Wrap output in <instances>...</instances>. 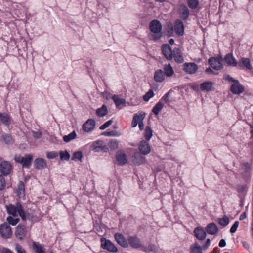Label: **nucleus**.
<instances>
[{"label": "nucleus", "mask_w": 253, "mask_h": 253, "mask_svg": "<svg viewBox=\"0 0 253 253\" xmlns=\"http://www.w3.org/2000/svg\"><path fill=\"white\" fill-rule=\"evenodd\" d=\"M7 213L13 217L19 216L23 221L26 220V213L24 209L19 202H17L15 205L10 204L6 206Z\"/></svg>", "instance_id": "nucleus-1"}, {"label": "nucleus", "mask_w": 253, "mask_h": 253, "mask_svg": "<svg viewBox=\"0 0 253 253\" xmlns=\"http://www.w3.org/2000/svg\"><path fill=\"white\" fill-rule=\"evenodd\" d=\"M149 28L153 40H158L162 37V24L159 20L155 19L151 21L149 24Z\"/></svg>", "instance_id": "nucleus-2"}, {"label": "nucleus", "mask_w": 253, "mask_h": 253, "mask_svg": "<svg viewBox=\"0 0 253 253\" xmlns=\"http://www.w3.org/2000/svg\"><path fill=\"white\" fill-rule=\"evenodd\" d=\"M14 160L16 162L22 164L23 168H29L33 160V156L29 154H25L24 157L16 155L14 157Z\"/></svg>", "instance_id": "nucleus-3"}, {"label": "nucleus", "mask_w": 253, "mask_h": 253, "mask_svg": "<svg viewBox=\"0 0 253 253\" xmlns=\"http://www.w3.org/2000/svg\"><path fill=\"white\" fill-rule=\"evenodd\" d=\"M145 117V113H140L139 114H135L133 116V120L131 123L132 127H135L137 126V124H138L140 130H142L144 127L143 121Z\"/></svg>", "instance_id": "nucleus-4"}, {"label": "nucleus", "mask_w": 253, "mask_h": 253, "mask_svg": "<svg viewBox=\"0 0 253 253\" xmlns=\"http://www.w3.org/2000/svg\"><path fill=\"white\" fill-rule=\"evenodd\" d=\"M101 247L104 249L107 250L109 252L116 253L118 251L117 248L115 245L109 239L102 237L100 239Z\"/></svg>", "instance_id": "nucleus-5"}, {"label": "nucleus", "mask_w": 253, "mask_h": 253, "mask_svg": "<svg viewBox=\"0 0 253 253\" xmlns=\"http://www.w3.org/2000/svg\"><path fill=\"white\" fill-rule=\"evenodd\" d=\"M0 234L2 237L5 239H8L11 237L12 235L11 228L7 222H5L0 225Z\"/></svg>", "instance_id": "nucleus-6"}, {"label": "nucleus", "mask_w": 253, "mask_h": 253, "mask_svg": "<svg viewBox=\"0 0 253 253\" xmlns=\"http://www.w3.org/2000/svg\"><path fill=\"white\" fill-rule=\"evenodd\" d=\"M27 234V229L25 225L19 224L16 227L15 231L16 237L19 240H23L25 239Z\"/></svg>", "instance_id": "nucleus-7"}, {"label": "nucleus", "mask_w": 253, "mask_h": 253, "mask_svg": "<svg viewBox=\"0 0 253 253\" xmlns=\"http://www.w3.org/2000/svg\"><path fill=\"white\" fill-rule=\"evenodd\" d=\"M138 149L140 152L144 155H147L151 152V147L150 145L147 141L144 140L140 142Z\"/></svg>", "instance_id": "nucleus-8"}, {"label": "nucleus", "mask_w": 253, "mask_h": 253, "mask_svg": "<svg viewBox=\"0 0 253 253\" xmlns=\"http://www.w3.org/2000/svg\"><path fill=\"white\" fill-rule=\"evenodd\" d=\"M230 91L234 94H240L244 91V87L240 84L238 80L235 81L231 86Z\"/></svg>", "instance_id": "nucleus-9"}, {"label": "nucleus", "mask_w": 253, "mask_h": 253, "mask_svg": "<svg viewBox=\"0 0 253 253\" xmlns=\"http://www.w3.org/2000/svg\"><path fill=\"white\" fill-rule=\"evenodd\" d=\"M12 170L11 164L8 161H3L0 164V171L4 175H7Z\"/></svg>", "instance_id": "nucleus-10"}, {"label": "nucleus", "mask_w": 253, "mask_h": 253, "mask_svg": "<svg viewBox=\"0 0 253 253\" xmlns=\"http://www.w3.org/2000/svg\"><path fill=\"white\" fill-rule=\"evenodd\" d=\"M220 59H222L221 57L219 58L211 57L208 60L209 64L212 68L216 70H220L223 68L222 64L220 61Z\"/></svg>", "instance_id": "nucleus-11"}, {"label": "nucleus", "mask_w": 253, "mask_h": 253, "mask_svg": "<svg viewBox=\"0 0 253 253\" xmlns=\"http://www.w3.org/2000/svg\"><path fill=\"white\" fill-rule=\"evenodd\" d=\"M116 157L117 163L119 165H124L127 162V156L122 150H119L116 152Z\"/></svg>", "instance_id": "nucleus-12"}, {"label": "nucleus", "mask_w": 253, "mask_h": 253, "mask_svg": "<svg viewBox=\"0 0 253 253\" xmlns=\"http://www.w3.org/2000/svg\"><path fill=\"white\" fill-rule=\"evenodd\" d=\"M114 238L116 241L121 246L124 248H126L128 246L127 241L123 234L119 233H116L114 235Z\"/></svg>", "instance_id": "nucleus-13"}, {"label": "nucleus", "mask_w": 253, "mask_h": 253, "mask_svg": "<svg viewBox=\"0 0 253 253\" xmlns=\"http://www.w3.org/2000/svg\"><path fill=\"white\" fill-rule=\"evenodd\" d=\"M173 58L177 63H181L184 62L183 54L179 48L175 47L173 49L172 53Z\"/></svg>", "instance_id": "nucleus-14"}, {"label": "nucleus", "mask_w": 253, "mask_h": 253, "mask_svg": "<svg viewBox=\"0 0 253 253\" xmlns=\"http://www.w3.org/2000/svg\"><path fill=\"white\" fill-rule=\"evenodd\" d=\"M183 69L187 73H195L198 70L197 65L194 63H185L183 64Z\"/></svg>", "instance_id": "nucleus-15"}, {"label": "nucleus", "mask_w": 253, "mask_h": 253, "mask_svg": "<svg viewBox=\"0 0 253 253\" xmlns=\"http://www.w3.org/2000/svg\"><path fill=\"white\" fill-rule=\"evenodd\" d=\"M162 52L164 56L168 60L172 59L173 51L168 44H164L162 46Z\"/></svg>", "instance_id": "nucleus-16"}, {"label": "nucleus", "mask_w": 253, "mask_h": 253, "mask_svg": "<svg viewBox=\"0 0 253 253\" xmlns=\"http://www.w3.org/2000/svg\"><path fill=\"white\" fill-rule=\"evenodd\" d=\"M174 29L177 35L179 36L183 35L184 27V24L181 20L176 19L175 21Z\"/></svg>", "instance_id": "nucleus-17"}, {"label": "nucleus", "mask_w": 253, "mask_h": 253, "mask_svg": "<svg viewBox=\"0 0 253 253\" xmlns=\"http://www.w3.org/2000/svg\"><path fill=\"white\" fill-rule=\"evenodd\" d=\"M141 153L135 152L132 156L133 163L136 165L142 164L145 160V157Z\"/></svg>", "instance_id": "nucleus-18"}, {"label": "nucleus", "mask_w": 253, "mask_h": 253, "mask_svg": "<svg viewBox=\"0 0 253 253\" xmlns=\"http://www.w3.org/2000/svg\"><path fill=\"white\" fill-rule=\"evenodd\" d=\"M95 125V122L94 120L91 119H89L83 124L82 128L84 131L88 132L93 129Z\"/></svg>", "instance_id": "nucleus-19"}, {"label": "nucleus", "mask_w": 253, "mask_h": 253, "mask_svg": "<svg viewBox=\"0 0 253 253\" xmlns=\"http://www.w3.org/2000/svg\"><path fill=\"white\" fill-rule=\"evenodd\" d=\"M194 234L199 240H203L206 237V230L201 227H196L194 230Z\"/></svg>", "instance_id": "nucleus-20"}, {"label": "nucleus", "mask_w": 253, "mask_h": 253, "mask_svg": "<svg viewBox=\"0 0 253 253\" xmlns=\"http://www.w3.org/2000/svg\"><path fill=\"white\" fill-rule=\"evenodd\" d=\"M34 166L36 169H41L47 167V163L45 159L42 158H38L35 160Z\"/></svg>", "instance_id": "nucleus-21"}, {"label": "nucleus", "mask_w": 253, "mask_h": 253, "mask_svg": "<svg viewBox=\"0 0 253 253\" xmlns=\"http://www.w3.org/2000/svg\"><path fill=\"white\" fill-rule=\"evenodd\" d=\"M224 60L229 66L235 67L238 65V62L232 53L227 54L224 57Z\"/></svg>", "instance_id": "nucleus-22"}, {"label": "nucleus", "mask_w": 253, "mask_h": 253, "mask_svg": "<svg viewBox=\"0 0 253 253\" xmlns=\"http://www.w3.org/2000/svg\"><path fill=\"white\" fill-rule=\"evenodd\" d=\"M129 244L133 248H138L141 247L142 244L140 239L134 236L130 237L128 239Z\"/></svg>", "instance_id": "nucleus-23"}, {"label": "nucleus", "mask_w": 253, "mask_h": 253, "mask_svg": "<svg viewBox=\"0 0 253 253\" xmlns=\"http://www.w3.org/2000/svg\"><path fill=\"white\" fill-rule=\"evenodd\" d=\"M165 73L162 70L158 69L155 72L154 80L155 82L161 83L165 80Z\"/></svg>", "instance_id": "nucleus-24"}, {"label": "nucleus", "mask_w": 253, "mask_h": 253, "mask_svg": "<svg viewBox=\"0 0 253 253\" xmlns=\"http://www.w3.org/2000/svg\"><path fill=\"white\" fill-rule=\"evenodd\" d=\"M205 230L208 234L214 235L218 232V228L215 223H211L206 227Z\"/></svg>", "instance_id": "nucleus-25"}, {"label": "nucleus", "mask_w": 253, "mask_h": 253, "mask_svg": "<svg viewBox=\"0 0 253 253\" xmlns=\"http://www.w3.org/2000/svg\"><path fill=\"white\" fill-rule=\"evenodd\" d=\"M200 89L204 91H210L213 89V84L211 81L205 82L200 84Z\"/></svg>", "instance_id": "nucleus-26"}, {"label": "nucleus", "mask_w": 253, "mask_h": 253, "mask_svg": "<svg viewBox=\"0 0 253 253\" xmlns=\"http://www.w3.org/2000/svg\"><path fill=\"white\" fill-rule=\"evenodd\" d=\"M0 122L6 126H8L11 123L9 115L6 113H0Z\"/></svg>", "instance_id": "nucleus-27"}, {"label": "nucleus", "mask_w": 253, "mask_h": 253, "mask_svg": "<svg viewBox=\"0 0 253 253\" xmlns=\"http://www.w3.org/2000/svg\"><path fill=\"white\" fill-rule=\"evenodd\" d=\"M242 64H238V66L240 68H242L243 66L245 67L249 70L252 69V66L250 63V60L249 58L243 57L241 59Z\"/></svg>", "instance_id": "nucleus-28"}, {"label": "nucleus", "mask_w": 253, "mask_h": 253, "mask_svg": "<svg viewBox=\"0 0 253 253\" xmlns=\"http://www.w3.org/2000/svg\"><path fill=\"white\" fill-rule=\"evenodd\" d=\"M180 14L181 18L183 20L186 19L189 17V10L186 5H183L181 6Z\"/></svg>", "instance_id": "nucleus-29"}, {"label": "nucleus", "mask_w": 253, "mask_h": 253, "mask_svg": "<svg viewBox=\"0 0 253 253\" xmlns=\"http://www.w3.org/2000/svg\"><path fill=\"white\" fill-rule=\"evenodd\" d=\"M202 248L197 242L193 244L190 247V253H202Z\"/></svg>", "instance_id": "nucleus-30"}, {"label": "nucleus", "mask_w": 253, "mask_h": 253, "mask_svg": "<svg viewBox=\"0 0 253 253\" xmlns=\"http://www.w3.org/2000/svg\"><path fill=\"white\" fill-rule=\"evenodd\" d=\"M33 248L36 253H45L44 247L39 243L34 242L33 243Z\"/></svg>", "instance_id": "nucleus-31"}, {"label": "nucleus", "mask_w": 253, "mask_h": 253, "mask_svg": "<svg viewBox=\"0 0 253 253\" xmlns=\"http://www.w3.org/2000/svg\"><path fill=\"white\" fill-rule=\"evenodd\" d=\"M96 113L98 117H102L105 116L108 113V110L105 105H103L101 107L98 108Z\"/></svg>", "instance_id": "nucleus-32"}, {"label": "nucleus", "mask_w": 253, "mask_h": 253, "mask_svg": "<svg viewBox=\"0 0 253 253\" xmlns=\"http://www.w3.org/2000/svg\"><path fill=\"white\" fill-rule=\"evenodd\" d=\"M165 76L168 77H171L174 74V71L170 64L165 65L164 67Z\"/></svg>", "instance_id": "nucleus-33"}, {"label": "nucleus", "mask_w": 253, "mask_h": 253, "mask_svg": "<svg viewBox=\"0 0 253 253\" xmlns=\"http://www.w3.org/2000/svg\"><path fill=\"white\" fill-rule=\"evenodd\" d=\"M152 132L153 131L150 126H147L145 128L144 133V136L146 139L145 141H148L150 140L153 135Z\"/></svg>", "instance_id": "nucleus-34"}, {"label": "nucleus", "mask_w": 253, "mask_h": 253, "mask_svg": "<svg viewBox=\"0 0 253 253\" xmlns=\"http://www.w3.org/2000/svg\"><path fill=\"white\" fill-rule=\"evenodd\" d=\"M1 138L3 141L7 144H12L14 142L13 139L10 134L4 133L2 135Z\"/></svg>", "instance_id": "nucleus-35"}, {"label": "nucleus", "mask_w": 253, "mask_h": 253, "mask_svg": "<svg viewBox=\"0 0 253 253\" xmlns=\"http://www.w3.org/2000/svg\"><path fill=\"white\" fill-rule=\"evenodd\" d=\"M112 99L114 101L116 106L117 107L119 106L120 105L124 104L125 103V100L123 98H120L118 95H114L112 97Z\"/></svg>", "instance_id": "nucleus-36"}, {"label": "nucleus", "mask_w": 253, "mask_h": 253, "mask_svg": "<svg viewBox=\"0 0 253 253\" xmlns=\"http://www.w3.org/2000/svg\"><path fill=\"white\" fill-rule=\"evenodd\" d=\"M164 104L161 102H158L152 109L153 113L155 115H158L160 111L163 109Z\"/></svg>", "instance_id": "nucleus-37"}, {"label": "nucleus", "mask_w": 253, "mask_h": 253, "mask_svg": "<svg viewBox=\"0 0 253 253\" xmlns=\"http://www.w3.org/2000/svg\"><path fill=\"white\" fill-rule=\"evenodd\" d=\"M218 222L222 226H226L229 223V219L226 215H224L222 218L218 219Z\"/></svg>", "instance_id": "nucleus-38"}, {"label": "nucleus", "mask_w": 253, "mask_h": 253, "mask_svg": "<svg viewBox=\"0 0 253 253\" xmlns=\"http://www.w3.org/2000/svg\"><path fill=\"white\" fill-rule=\"evenodd\" d=\"M76 137V133L75 131H73L68 135H65L63 137V140L65 142H69L71 140L74 139Z\"/></svg>", "instance_id": "nucleus-39"}, {"label": "nucleus", "mask_w": 253, "mask_h": 253, "mask_svg": "<svg viewBox=\"0 0 253 253\" xmlns=\"http://www.w3.org/2000/svg\"><path fill=\"white\" fill-rule=\"evenodd\" d=\"M119 142L116 139H111L108 142V147L112 150L118 149Z\"/></svg>", "instance_id": "nucleus-40"}, {"label": "nucleus", "mask_w": 253, "mask_h": 253, "mask_svg": "<svg viewBox=\"0 0 253 253\" xmlns=\"http://www.w3.org/2000/svg\"><path fill=\"white\" fill-rule=\"evenodd\" d=\"M188 6L192 9L197 8L199 5V0H187Z\"/></svg>", "instance_id": "nucleus-41"}, {"label": "nucleus", "mask_w": 253, "mask_h": 253, "mask_svg": "<svg viewBox=\"0 0 253 253\" xmlns=\"http://www.w3.org/2000/svg\"><path fill=\"white\" fill-rule=\"evenodd\" d=\"M102 144H103V143H102V141L98 140V141L94 142L92 144V147L93 148V150L95 152H99L100 150V149L101 148V147H102Z\"/></svg>", "instance_id": "nucleus-42"}, {"label": "nucleus", "mask_w": 253, "mask_h": 253, "mask_svg": "<svg viewBox=\"0 0 253 253\" xmlns=\"http://www.w3.org/2000/svg\"><path fill=\"white\" fill-rule=\"evenodd\" d=\"M6 221L9 225L14 226L19 222L20 220L19 218H14L11 216H8L6 219Z\"/></svg>", "instance_id": "nucleus-43"}, {"label": "nucleus", "mask_w": 253, "mask_h": 253, "mask_svg": "<svg viewBox=\"0 0 253 253\" xmlns=\"http://www.w3.org/2000/svg\"><path fill=\"white\" fill-rule=\"evenodd\" d=\"M60 159L61 160H69L70 158V154L67 151H61L59 152Z\"/></svg>", "instance_id": "nucleus-44"}, {"label": "nucleus", "mask_w": 253, "mask_h": 253, "mask_svg": "<svg viewBox=\"0 0 253 253\" xmlns=\"http://www.w3.org/2000/svg\"><path fill=\"white\" fill-rule=\"evenodd\" d=\"M82 157V152L81 151H77L73 153L72 159L75 161L81 160Z\"/></svg>", "instance_id": "nucleus-45"}, {"label": "nucleus", "mask_w": 253, "mask_h": 253, "mask_svg": "<svg viewBox=\"0 0 253 253\" xmlns=\"http://www.w3.org/2000/svg\"><path fill=\"white\" fill-rule=\"evenodd\" d=\"M154 94L152 89H150L143 97V100L145 101H148L149 100L153 97Z\"/></svg>", "instance_id": "nucleus-46"}, {"label": "nucleus", "mask_w": 253, "mask_h": 253, "mask_svg": "<svg viewBox=\"0 0 253 253\" xmlns=\"http://www.w3.org/2000/svg\"><path fill=\"white\" fill-rule=\"evenodd\" d=\"M102 135L107 136H118L120 135V134L116 131H105L102 133Z\"/></svg>", "instance_id": "nucleus-47"}, {"label": "nucleus", "mask_w": 253, "mask_h": 253, "mask_svg": "<svg viewBox=\"0 0 253 253\" xmlns=\"http://www.w3.org/2000/svg\"><path fill=\"white\" fill-rule=\"evenodd\" d=\"M15 250L17 253H27L25 250L18 243L15 244Z\"/></svg>", "instance_id": "nucleus-48"}, {"label": "nucleus", "mask_w": 253, "mask_h": 253, "mask_svg": "<svg viewBox=\"0 0 253 253\" xmlns=\"http://www.w3.org/2000/svg\"><path fill=\"white\" fill-rule=\"evenodd\" d=\"M58 156V153L56 151H51L46 152V157L48 159H53Z\"/></svg>", "instance_id": "nucleus-49"}, {"label": "nucleus", "mask_w": 253, "mask_h": 253, "mask_svg": "<svg viewBox=\"0 0 253 253\" xmlns=\"http://www.w3.org/2000/svg\"><path fill=\"white\" fill-rule=\"evenodd\" d=\"M5 186V181L3 176L0 174V190H3Z\"/></svg>", "instance_id": "nucleus-50"}, {"label": "nucleus", "mask_w": 253, "mask_h": 253, "mask_svg": "<svg viewBox=\"0 0 253 253\" xmlns=\"http://www.w3.org/2000/svg\"><path fill=\"white\" fill-rule=\"evenodd\" d=\"M112 122L113 121L111 120L107 121L99 127V129L101 130L105 129V128L108 127L110 125H111Z\"/></svg>", "instance_id": "nucleus-51"}, {"label": "nucleus", "mask_w": 253, "mask_h": 253, "mask_svg": "<svg viewBox=\"0 0 253 253\" xmlns=\"http://www.w3.org/2000/svg\"><path fill=\"white\" fill-rule=\"evenodd\" d=\"M239 221H235L234 224L232 226L231 228H230V231L231 233H235L239 226Z\"/></svg>", "instance_id": "nucleus-52"}, {"label": "nucleus", "mask_w": 253, "mask_h": 253, "mask_svg": "<svg viewBox=\"0 0 253 253\" xmlns=\"http://www.w3.org/2000/svg\"><path fill=\"white\" fill-rule=\"evenodd\" d=\"M18 192L20 193V194H24L25 192L24 185L22 182H20V184L18 186Z\"/></svg>", "instance_id": "nucleus-53"}, {"label": "nucleus", "mask_w": 253, "mask_h": 253, "mask_svg": "<svg viewBox=\"0 0 253 253\" xmlns=\"http://www.w3.org/2000/svg\"><path fill=\"white\" fill-rule=\"evenodd\" d=\"M237 188L239 193H244L246 190V187L245 185H238Z\"/></svg>", "instance_id": "nucleus-54"}, {"label": "nucleus", "mask_w": 253, "mask_h": 253, "mask_svg": "<svg viewBox=\"0 0 253 253\" xmlns=\"http://www.w3.org/2000/svg\"><path fill=\"white\" fill-rule=\"evenodd\" d=\"M210 243H211L210 239H207L206 241L205 244L203 246L201 247L202 248L203 250L207 249L210 245Z\"/></svg>", "instance_id": "nucleus-55"}, {"label": "nucleus", "mask_w": 253, "mask_h": 253, "mask_svg": "<svg viewBox=\"0 0 253 253\" xmlns=\"http://www.w3.org/2000/svg\"><path fill=\"white\" fill-rule=\"evenodd\" d=\"M224 79L226 80L229 81V82H234V83L235 82V81H237V80L234 79L232 77H231L229 75H224Z\"/></svg>", "instance_id": "nucleus-56"}, {"label": "nucleus", "mask_w": 253, "mask_h": 253, "mask_svg": "<svg viewBox=\"0 0 253 253\" xmlns=\"http://www.w3.org/2000/svg\"><path fill=\"white\" fill-rule=\"evenodd\" d=\"M1 253H13V252L8 248L3 247L1 249Z\"/></svg>", "instance_id": "nucleus-57"}, {"label": "nucleus", "mask_w": 253, "mask_h": 253, "mask_svg": "<svg viewBox=\"0 0 253 253\" xmlns=\"http://www.w3.org/2000/svg\"><path fill=\"white\" fill-rule=\"evenodd\" d=\"M243 169L245 172H248L250 169V167L249 164L248 163H245L243 164Z\"/></svg>", "instance_id": "nucleus-58"}, {"label": "nucleus", "mask_w": 253, "mask_h": 253, "mask_svg": "<svg viewBox=\"0 0 253 253\" xmlns=\"http://www.w3.org/2000/svg\"><path fill=\"white\" fill-rule=\"evenodd\" d=\"M226 243L225 242V240L224 239H221L219 241V246L220 247H224L226 246Z\"/></svg>", "instance_id": "nucleus-59"}, {"label": "nucleus", "mask_w": 253, "mask_h": 253, "mask_svg": "<svg viewBox=\"0 0 253 253\" xmlns=\"http://www.w3.org/2000/svg\"><path fill=\"white\" fill-rule=\"evenodd\" d=\"M34 137L37 139L41 138L42 137V134L41 132H34Z\"/></svg>", "instance_id": "nucleus-60"}, {"label": "nucleus", "mask_w": 253, "mask_h": 253, "mask_svg": "<svg viewBox=\"0 0 253 253\" xmlns=\"http://www.w3.org/2000/svg\"><path fill=\"white\" fill-rule=\"evenodd\" d=\"M246 218V214L245 212L243 213L242 214L240 215L239 219L241 221H242L244 220Z\"/></svg>", "instance_id": "nucleus-61"}, {"label": "nucleus", "mask_w": 253, "mask_h": 253, "mask_svg": "<svg viewBox=\"0 0 253 253\" xmlns=\"http://www.w3.org/2000/svg\"><path fill=\"white\" fill-rule=\"evenodd\" d=\"M26 219H28L29 220H32L34 218V215L33 214H26Z\"/></svg>", "instance_id": "nucleus-62"}, {"label": "nucleus", "mask_w": 253, "mask_h": 253, "mask_svg": "<svg viewBox=\"0 0 253 253\" xmlns=\"http://www.w3.org/2000/svg\"><path fill=\"white\" fill-rule=\"evenodd\" d=\"M205 72L208 74H211L213 73L212 70L210 68H207L206 70H205Z\"/></svg>", "instance_id": "nucleus-63"}, {"label": "nucleus", "mask_w": 253, "mask_h": 253, "mask_svg": "<svg viewBox=\"0 0 253 253\" xmlns=\"http://www.w3.org/2000/svg\"><path fill=\"white\" fill-rule=\"evenodd\" d=\"M164 100L166 102H168L169 101V98H168V93L166 94L163 98L161 99V100Z\"/></svg>", "instance_id": "nucleus-64"}]
</instances>
